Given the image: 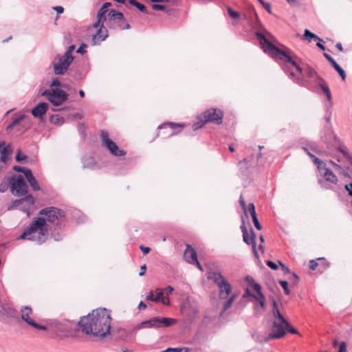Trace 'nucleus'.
I'll return each instance as SVG.
<instances>
[{"mask_svg":"<svg viewBox=\"0 0 352 352\" xmlns=\"http://www.w3.org/2000/svg\"><path fill=\"white\" fill-rule=\"evenodd\" d=\"M255 35L259 41V43L263 52L274 60L283 61V65H282V69L283 72L295 83L300 86H303L304 80L302 78L297 76L294 72V69H295L300 74L302 72V67L297 64L295 59L287 52L281 50L272 43L267 39L263 32L258 30L255 32Z\"/></svg>","mask_w":352,"mask_h":352,"instance_id":"1","label":"nucleus"},{"mask_svg":"<svg viewBox=\"0 0 352 352\" xmlns=\"http://www.w3.org/2000/svg\"><path fill=\"white\" fill-rule=\"evenodd\" d=\"M111 321L110 311L99 308L82 317L78 324L85 334L103 338L110 334Z\"/></svg>","mask_w":352,"mask_h":352,"instance_id":"2","label":"nucleus"},{"mask_svg":"<svg viewBox=\"0 0 352 352\" xmlns=\"http://www.w3.org/2000/svg\"><path fill=\"white\" fill-rule=\"evenodd\" d=\"M46 224V219L45 218H34V221L24 230L19 239L32 241L38 245L45 243L48 232Z\"/></svg>","mask_w":352,"mask_h":352,"instance_id":"3","label":"nucleus"},{"mask_svg":"<svg viewBox=\"0 0 352 352\" xmlns=\"http://www.w3.org/2000/svg\"><path fill=\"white\" fill-rule=\"evenodd\" d=\"M208 278L217 285L219 290V298L227 299L232 292V286L227 279L219 272H208Z\"/></svg>","mask_w":352,"mask_h":352,"instance_id":"4","label":"nucleus"},{"mask_svg":"<svg viewBox=\"0 0 352 352\" xmlns=\"http://www.w3.org/2000/svg\"><path fill=\"white\" fill-rule=\"evenodd\" d=\"M107 25L109 29L113 30H129L130 25L125 19L124 14L116 10H111L108 14Z\"/></svg>","mask_w":352,"mask_h":352,"instance_id":"5","label":"nucleus"},{"mask_svg":"<svg viewBox=\"0 0 352 352\" xmlns=\"http://www.w3.org/2000/svg\"><path fill=\"white\" fill-rule=\"evenodd\" d=\"M54 106H60L68 99V94L61 89L52 88L45 89L41 94Z\"/></svg>","mask_w":352,"mask_h":352,"instance_id":"6","label":"nucleus"},{"mask_svg":"<svg viewBox=\"0 0 352 352\" xmlns=\"http://www.w3.org/2000/svg\"><path fill=\"white\" fill-rule=\"evenodd\" d=\"M10 192L17 197H23L28 194V186L21 175L10 177Z\"/></svg>","mask_w":352,"mask_h":352,"instance_id":"7","label":"nucleus"},{"mask_svg":"<svg viewBox=\"0 0 352 352\" xmlns=\"http://www.w3.org/2000/svg\"><path fill=\"white\" fill-rule=\"evenodd\" d=\"M73 60H72V58H70L69 56H67L64 54H56L52 62L54 73L56 75L65 74Z\"/></svg>","mask_w":352,"mask_h":352,"instance_id":"8","label":"nucleus"},{"mask_svg":"<svg viewBox=\"0 0 352 352\" xmlns=\"http://www.w3.org/2000/svg\"><path fill=\"white\" fill-rule=\"evenodd\" d=\"M146 329H162L169 327L177 322V320L172 318L155 316L144 320Z\"/></svg>","mask_w":352,"mask_h":352,"instance_id":"9","label":"nucleus"},{"mask_svg":"<svg viewBox=\"0 0 352 352\" xmlns=\"http://www.w3.org/2000/svg\"><path fill=\"white\" fill-rule=\"evenodd\" d=\"M75 324L76 322L66 319L54 320L50 327L57 335H66L72 331Z\"/></svg>","mask_w":352,"mask_h":352,"instance_id":"10","label":"nucleus"},{"mask_svg":"<svg viewBox=\"0 0 352 352\" xmlns=\"http://www.w3.org/2000/svg\"><path fill=\"white\" fill-rule=\"evenodd\" d=\"M103 145L109 151L110 153L114 156L120 157L126 155V152L119 148L117 144L109 137L107 131L102 130L100 133Z\"/></svg>","mask_w":352,"mask_h":352,"instance_id":"11","label":"nucleus"},{"mask_svg":"<svg viewBox=\"0 0 352 352\" xmlns=\"http://www.w3.org/2000/svg\"><path fill=\"white\" fill-rule=\"evenodd\" d=\"M39 214L47 216L49 222L56 224V221H60L65 217V212L56 207L45 208L39 211Z\"/></svg>","mask_w":352,"mask_h":352,"instance_id":"12","label":"nucleus"},{"mask_svg":"<svg viewBox=\"0 0 352 352\" xmlns=\"http://www.w3.org/2000/svg\"><path fill=\"white\" fill-rule=\"evenodd\" d=\"M204 122H215L217 124L222 123L223 111L218 109H210L202 113Z\"/></svg>","mask_w":352,"mask_h":352,"instance_id":"13","label":"nucleus"},{"mask_svg":"<svg viewBox=\"0 0 352 352\" xmlns=\"http://www.w3.org/2000/svg\"><path fill=\"white\" fill-rule=\"evenodd\" d=\"M285 323L280 321L273 320L272 325V331L268 336L269 339H278L283 338L285 335Z\"/></svg>","mask_w":352,"mask_h":352,"instance_id":"14","label":"nucleus"},{"mask_svg":"<svg viewBox=\"0 0 352 352\" xmlns=\"http://www.w3.org/2000/svg\"><path fill=\"white\" fill-rule=\"evenodd\" d=\"M322 141L327 144L329 148H336L343 155L344 157H346L348 155L346 151L339 146V142L337 140L336 137L330 130L328 131L327 134L322 138Z\"/></svg>","mask_w":352,"mask_h":352,"instance_id":"15","label":"nucleus"},{"mask_svg":"<svg viewBox=\"0 0 352 352\" xmlns=\"http://www.w3.org/2000/svg\"><path fill=\"white\" fill-rule=\"evenodd\" d=\"M184 124H176L171 122H164L158 126L157 129L160 130H166L164 133L166 136H173L177 133L175 131L177 128H183Z\"/></svg>","mask_w":352,"mask_h":352,"instance_id":"16","label":"nucleus"},{"mask_svg":"<svg viewBox=\"0 0 352 352\" xmlns=\"http://www.w3.org/2000/svg\"><path fill=\"white\" fill-rule=\"evenodd\" d=\"M251 236L249 237L248 232L243 235V241L248 245H252L253 254L255 258H258V253L256 250V234L252 229H251Z\"/></svg>","mask_w":352,"mask_h":352,"instance_id":"17","label":"nucleus"},{"mask_svg":"<svg viewBox=\"0 0 352 352\" xmlns=\"http://www.w3.org/2000/svg\"><path fill=\"white\" fill-rule=\"evenodd\" d=\"M23 197L21 198L22 205L20 210L24 212L29 213L30 208L34 204V198L30 194H26Z\"/></svg>","mask_w":352,"mask_h":352,"instance_id":"18","label":"nucleus"},{"mask_svg":"<svg viewBox=\"0 0 352 352\" xmlns=\"http://www.w3.org/2000/svg\"><path fill=\"white\" fill-rule=\"evenodd\" d=\"M108 37V33L106 28H98L96 33L92 36L91 44L93 45H99L102 41Z\"/></svg>","mask_w":352,"mask_h":352,"instance_id":"19","label":"nucleus"},{"mask_svg":"<svg viewBox=\"0 0 352 352\" xmlns=\"http://www.w3.org/2000/svg\"><path fill=\"white\" fill-rule=\"evenodd\" d=\"M181 311L182 314L189 322H192L198 313L195 308L191 307L189 305H184L182 307Z\"/></svg>","mask_w":352,"mask_h":352,"instance_id":"20","label":"nucleus"},{"mask_svg":"<svg viewBox=\"0 0 352 352\" xmlns=\"http://www.w3.org/2000/svg\"><path fill=\"white\" fill-rule=\"evenodd\" d=\"M184 258L186 262L190 264L197 263V254L194 248L191 245H187L186 249L184 253Z\"/></svg>","mask_w":352,"mask_h":352,"instance_id":"21","label":"nucleus"},{"mask_svg":"<svg viewBox=\"0 0 352 352\" xmlns=\"http://www.w3.org/2000/svg\"><path fill=\"white\" fill-rule=\"evenodd\" d=\"M317 85L322 89L324 94L327 96V98L329 101V104H327L326 107L327 110H329V109L331 106V94L330 89L329 87L326 85L324 80L321 77L317 78Z\"/></svg>","mask_w":352,"mask_h":352,"instance_id":"22","label":"nucleus"},{"mask_svg":"<svg viewBox=\"0 0 352 352\" xmlns=\"http://www.w3.org/2000/svg\"><path fill=\"white\" fill-rule=\"evenodd\" d=\"M323 56L331 64L333 67L340 74L342 80L346 79V75L345 71L337 63L334 58H333L329 54L324 53Z\"/></svg>","mask_w":352,"mask_h":352,"instance_id":"23","label":"nucleus"},{"mask_svg":"<svg viewBox=\"0 0 352 352\" xmlns=\"http://www.w3.org/2000/svg\"><path fill=\"white\" fill-rule=\"evenodd\" d=\"M48 104L45 102H39L32 109V114L34 118H41L45 114Z\"/></svg>","mask_w":352,"mask_h":352,"instance_id":"24","label":"nucleus"},{"mask_svg":"<svg viewBox=\"0 0 352 352\" xmlns=\"http://www.w3.org/2000/svg\"><path fill=\"white\" fill-rule=\"evenodd\" d=\"M272 313L273 316L274 317V320L280 321L282 323H285L287 320L283 317V316L280 314L276 301L275 299H272Z\"/></svg>","mask_w":352,"mask_h":352,"instance_id":"25","label":"nucleus"},{"mask_svg":"<svg viewBox=\"0 0 352 352\" xmlns=\"http://www.w3.org/2000/svg\"><path fill=\"white\" fill-rule=\"evenodd\" d=\"M320 173L324 177L326 181L330 182L333 184H336L338 181L337 177L329 168L324 167V170L320 171Z\"/></svg>","mask_w":352,"mask_h":352,"instance_id":"26","label":"nucleus"},{"mask_svg":"<svg viewBox=\"0 0 352 352\" xmlns=\"http://www.w3.org/2000/svg\"><path fill=\"white\" fill-rule=\"evenodd\" d=\"M1 161L6 162L7 157L10 154L11 150L10 146H6L4 142H0Z\"/></svg>","mask_w":352,"mask_h":352,"instance_id":"27","label":"nucleus"},{"mask_svg":"<svg viewBox=\"0 0 352 352\" xmlns=\"http://www.w3.org/2000/svg\"><path fill=\"white\" fill-rule=\"evenodd\" d=\"M155 292L156 296H154L153 292H150L146 296V299L153 302H160L162 299V297L164 296V292L161 289L159 288L156 289Z\"/></svg>","mask_w":352,"mask_h":352,"instance_id":"28","label":"nucleus"},{"mask_svg":"<svg viewBox=\"0 0 352 352\" xmlns=\"http://www.w3.org/2000/svg\"><path fill=\"white\" fill-rule=\"evenodd\" d=\"M32 313V308L29 306H25L23 309H21V318L28 324L30 321H34V320L30 317Z\"/></svg>","mask_w":352,"mask_h":352,"instance_id":"29","label":"nucleus"},{"mask_svg":"<svg viewBox=\"0 0 352 352\" xmlns=\"http://www.w3.org/2000/svg\"><path fill=\"white\" fill-rule=\"evenodd\" d=\"M302 40H307L309 42H311V40L323 41L322 38H319L316 34L311 32L309 30L305 29L304 31V34L302 36Z\"/></svg>","mask_w":352,"mask_h":352,"instance_id":"30","label":"nucleus"},{"mask_svg":"<svg viewBox=\"0 0 352 352\" xmlns=\"http://www.w3.org/2000/svg\"><path fill=\"white\" fill-rule=\"evenodd\" d=\"M252 286L254 290L256 292V295H252V296L256 300H257L258 301V300H262L265 299V296L263 295V294L261 292V286L259 283H255L252 284Z\"/></svg>","mask_w":352,"mask_h":352,"instance_id":"31","label":"nucleus"},{"mask_svg":"<svg viewBox=\"0 0 352 352\" xmlns=\"http://www.w3.org/2000/svg\"><path fill=\"white\" fill-rule=\"evenodd\" d=\"M129 3L136 7L140 12L146 14H148L149 12L148 11V10L146 9V6L142 4V3H140V2H138V1L136 0H129Z\"/></svg>","mask_w":352,"mask_h":352,"instance_id":"32","label":"nucleus"},{"mask_svg":"<svg viewBox=\"0 0 352 352\" xmlns=\"http://www.w3.org/2000/svg\"><path fill=\"white\" fill-rule=\"evenodd\" d=\"M299 144L303 146H307V147H309L311 150L314 151H316V145L314 142H310L309 140H307V139L305 138H301L300 140H299Z\"/></svg>","mask_w":352,"mask_h":352,"instance_id":"33","label":"nucleus"},{"mask_svg":"<svg viewBox=\"0 0 352 352\" xmlns=\"http://www.w3.org/2000/svg\"><path fill=\"white\" fill-rule=\"evenodd\" d=\"M111 6L110 2H105L99 10L97 15L99 17H103V19H107L105 16L106 12L108 11V8Z\"/></svg>","mask_w":352,"mask_h":352,"instance_id":"34","label":"nucleus"},{"mask_svg":"<svg viewBox=\"0 0 352 352\" xmlns=\"http://www.w3.org/2000/svg\"><path fill=\"white\" fill-rule=\"evenodd\" d=\"M82 166L84 168L93 169L95 166L94 160L93 157H89L82 159Z\"/></svg>","mask_w":352,"mask_h":352,"instance_id":"35","label":"nucleus"},{"mask_svg":"<svg viewBox=\"0 0 352 352\" xmlns=\"http://www.w3.org/2000/svg\"><path fill=\"white\" fill-rule=\"evenodd\" d=\"M305 72L307 77L309 78H314V82L317 84V78L320 76L317 74L316 70L309 67L307 68Z\"/></svg>","mask_w":352,"mask_h":352,"instance_id":"36","label":"nucleus"},{"mask_svg":"<svg viewBox=\"0 0 352 352\" xmlns=\"http://www.w3.org/2000/svg\"><path fill=\"white\" fill-rule=\"evenodd\" d=\"M25 118V115H21L19 117L14 118L12 122L7 126L6 130L8 131H10L12 127L15 125L18 124L20 122H21Z\"/></svg>","mask_w":352,"mask_h":352,"instance_id":"37","label":"nucleus"},{"mask_svg":"<svg viewBox=\"0 0 352 352\" xmlns=\"http://www.w3.org/2000/svg\"><path fill=\"white\" fill-rule=\"evenodd\" d=\"M190 349L188 347L181 348H168L161 352H190Z\"/></svg>","mask_w":352,"mask_h":352,"instance_id":"38","label":"nucleus"},{"mask_svg":"<svg viewBox=\"0 0 352 352\" xmlns=\"http://www.w3.org/2000/svg\"><path fill=\"white\" fill-rule=\"evenodd\" d=\"M28 182L34 191H38L41 189L40 186L34 176L30 178V179H29Z\"/></svg>","mask_w":352,"mask_h":352,"instance_id":"39","label":"nucleus"},{"mask_svg":"<svg viewBox=\"0 0 352 352\" xmlns=\"http://www.w3.org/2000/svg\"><path fill=\"white\" fill-rule=\"evenodd\" d=\"M21 199L13 200L8 207V210H11L15 208H19L21 207Z\"/></svg>","mask_w":352,"mask_h":352,"instance_id":"40","label":"nucleus"},{"mask_svg":"<svg viewBox=\"0 0 352 352\" xmlns=\"http://www.w3.org/2000/svg\"><path fill=\"white\" fill-rule=\"evenodd\" d=\"M199 121L194 123L192 125V128L195 131L198 130L201 128L206 122H204V118L202 117V114L198 117Z\"/></svg>","mask_w":352,"mask_h":352,"instance_id":"41","label":"nucleus"},{"mask_svg":"<svg viewBox=\"0 0 352 352\" xmlns=\"http://www.w3.org/2000/svg\"><path fill=\"white\" fill-rule=\"evenodd\" d=\"M330 162L335 166L336 170L338 171L340 173L342 174L344 176H349L348 171L341 165L336 164V163H333L332 161H330Z\"/></svg>","mask_w":352,"mask_h":352,"instance_id":"42","label":"nucleus"},{"mask_svg":"<svg viewBox=\"0 0 352 352\" xmlns=\"http://www.w3.org/2000/svg\"><path fill=\"white\" fill-rule=\"evenodd\" d=\"M9 187L10 188V177H8V181L3 180L1 182L0 192H5Z\"/></svg>","mask_w":352,"mask_h":352,"instance_id":"43","label":"nucleus"},{"mask_svg":"<svg viewBox=\"0 0 352 352\" xmlns=\"http://www.w3.org/2000/svg\"><path fill=\"white\" fill-rule=\"evenodd\" d=\"M312 160H313L314 163L316 165H317L318 168L320 170V172L322 170H324V168L325 167L326 164L322 161H321L320 159H318L316 156H314V157L312 158Z\"/></svg>","mask_w":352,"mask_h":352,"instance_id":"44","label":"nucleus"},{"mask_svg":"<svg viewBox=\"0 0 352 352\" xmlns=\"http://www.w3.org/2000/svg\"><path fill=\"white\" fill-rule=\"evenodd\" d=\"M106 21L107 19H103V17H99L97 16V20L93 24V27L95 28H104V22Z\"/></svg>","mask_w":352,"mask_h":352,"instance_id":"45","label":"nucleus"},{"mask_svg":"<svg viewBox=\"0 0 352 352\" xmlns=\"http://www.w3.org/2000/svg\"><path fill=\"white\" fill-rule=\"evenodd\" d=\"M234 298H235V296H234V295H232L231 297H230V298H228V299L225 302V303H224V305H223V311H226L227 309H228L231 307V305H232V302H233V301H234Z\"/></svg>","mask_w":352,"mask_h":352,"instance_id":"46","label":"nucleus"},{"mask_svg":"<svg viewBox=\"0 0 352 352\" xmlns=\"http://www.w3.org/2000/svg\"><path fill=\"white\" fill-rule=\"evenodd\" d=\"M278 283L281 285L283 289H284V292L286 295H289L290 294V291L288 288V282L286 280H279Z\"/></svg>","mask_w":352,"mask_h":352,"instance_id":"47","label":"nucleus"},{"mask_svg":"<svg viewBox=\"0 0 352 352\" xmlns=\"http://www.w3.org/2000/svg\"><path fill=\"white\" fill-rule=\"evenodd\" d=\"M28 157L26 155L23 154L20 150L18 151L16 155V160L18 162H21L25 160H27Z\"/></svg>","mask_w":352,"mask_h":352,"instance_id":"48","label":"nucleus"},{"mask_svg":"<svg viewBox=\"0 0 352 352\" xmlns=\"http://www.w3.org/2000/svg\"><path fill=\"white\" fill-rule=\"evenodd\" d=\"M51 121L56 124H62L64 122V118L58 116H52Z\"/></svg>","mask_w":352,"mask_h":352,"instance_id":"49","label":"nucleus"},{"mask_svg":"<svg viewBox=\"0 0 352 352\" xmlns=\"http://www.w3.org/2000/svg\"><path fill=\"white\" fill-rule=\"evenodd\" d=\"M75 45H71L70 46H69L67 49V50L65 52L64 54L67 56H69L70 58H72V60L74 59V56L72 55V52L75 49Z\"/></svg>","mask_w":352,"mask_h":352,"instance_id":"50","label":"nucleus"},{"mask_svg":"<svg viewBox=\"0 0 352 352\" xmlns=\"http://www.w3.org/2000/svg\"><path fill=\"white\" fill-rule=\"evenodd\" d=\"M145 323L144 320L141 322L140 324L135 326L132 329V333L135 334L138 331H140L142 329H146V324H144Z\"/></svg>","mask_w":352,"mask_h":352,"instance_id":"51","label":"nucleus"},{"mask_svg":"<svg viewBox=\"0 0 352 352\" xmlns=\"http://www.w3.org/2000/svg\"><path fill=\"white\" fill-rule=\"evenodd\" d=\"M287 331L289 333H293V334H298L299 332L297 329L294 328L291 324L287 322L286 327H285V332Z\"/></svg>","mask_w":352,"mask_h":352,"instance_id":"52","label":"nucleus"},{"mask_svg":"<svg viewBox=\"0 0 352 352\" xmlns=\"http://www.w3.org/2000/svg\"><path fill=\"white\" fill-rule=\"evenodd\" d=\"M29 325H31L32 327H34L35 329H39V330H46L47 327L45 326L39 324L34 321H30L29 322Z\"/></svg>","mask_w":352,"mask_h":352,"instance_id":"53","label":"nucleus"},{"mask_svg":"<svg viewBox=\"0 0 352 352\" xmlns=\"http://www.w3.org/2000/svg\"><path fill=\"white\" fill-rule=\"evenodd\" d=\"M152 9L154 10L164 11L166 10V6L159 3H153L152 4Z\"/></svg>","mask_w":352,"mask_h":352,"instance_id":"54","label":"nucleus"},{"mask_svg":"<svg viewBox=\"0 0 352 352\" xmlns=\"http://www.w3.org/2000/svg\"><path fill=\"white\" fill-rule=\"evenodd\" d=\"M228 13L229 16L233 19H236L239 16V12L233 10L231 8H228Z\"/></svg>","mask_w":352,"mask_h":352,"instance_id":"55","label":"nucleus"},{"mask_svg":"<svg viewBox=\"0 0 352 352\" xmlns=\"http://www.w3.org/2000/svg\"><path fill=\"white\" fill-rule=\"evenodd\" d=\"M248 211H249V212L251 214V217H256V211H255V207H254V204L250 203L248 204Z\"/></svg>","mask_w":352,"mask_h":352,"instance_id":"56","label":"nucleus"},{"mask_svg":"<svg viewBox=\"0 0 352 352\" xmlns=\"http://www.w3.org/2000/svg\"><path fill=\"white\" fill-rule=\"evenodd\" d=\"M258 2L263 6V8L267 10L269 13H271V5L268 2H265L263 0H258Z\"/></svg>","mask_w":352,"mask_h":352,"instance_id":"57","label":"nucleus"},{"mask_svg":"<svg viewBox=\"0 0 352 352\" xmlns=\"http://www.w3.org/2000/svg\"><path fill=\"white\" fill-rule=\"evenodd\" d=\"M61 83L58 78H56L52 80L51 82L50 87V89L54 88L55 87L60 86Z\"/></svg>","mask_w":352,"mask_h":352,"instance_id":"58","label":"nucleus"},{"mask_svg":"<svg viewBox=\"0 0 352 352\" xmlns=\"http://www.w3.org/2000/svg\"><path fill=\"white\" fill-rule=\"evenodd\" d=\"M252 221H253V223H254V227L258 230H261L262 229V226L260 224L259 221H258V219L257 218V216L256 217H252Z\"/></svg>","mask_w":352,"mask_h":352,"instance_id":"59","label":"nucleus"},{"mask_svg":"<svg viewBox=\"0 0 352 352\" xmlns=\"http://www.w3.org/2000/svg\"><path fill=\"white\" fill-rule=\"evenodd\" d=\"M23 173L24 174V175L28 181L29 179H30V178L34 177L32 170L28 168L25 169V170Z\"/></svg>","mask_w":352,"mask_h":352,"instance_id":"60","label":"nucleus"},{"mask_svg":"<svg viewBox=\"0 0 352 352\" xmlns=\"http://www.w3.org/2000/svg\"><path fill=\"white\" fill-rule=\"evenodd\" d=\"M87 45L85 43H82L79 47L77 49L76 52L83 54L86 52L85 48L87 47Z\"/></svg>","mask_w":352,"mask_h":352,"instance_id":"61","label":"nucleus"},{"mask_svg":"<svg viewBox=\"0 0 352 352\" xmlns=\"http://www.w3.org/2000/svg\"><path fill=\"white\" fill-rule=\"evenodd\" d=\"M52 237L54 239V241H61L63 238V235L60 233H52Z\"/></svg>","mask_w":352,"mask_h":352,"instance_id":"62","label":"nucleus"},{"mask_svg":"<svg viewBox=\"0 0 352 352\" xmlns=\"http://www.w3.org/2000/svg\"><path fill=\"white\" fill-rule=\"evenodd\" d=\"M266 264L272 270H276L278 269V265L272 261H267Z\"/></svg>","mask_w":352,"mask_h":352,"instance_id":"63","label":"nucleus"},{"mask_svg":"<svg viewBox=\"0 0 352 352\" xmlns=\"http://www.w3.org/2000/svg\"><path fill=\"white\" fill-rule=\"evenodd\" d=\"M318 264L316 261L315 260H311L309 261V267L311 270H315L316 267H318Z\"/></svg>","mask_w":352,"mask_h":352,"instance_id":"64","label":"nucleus"}]
</instances>
